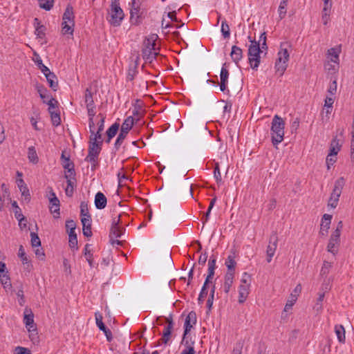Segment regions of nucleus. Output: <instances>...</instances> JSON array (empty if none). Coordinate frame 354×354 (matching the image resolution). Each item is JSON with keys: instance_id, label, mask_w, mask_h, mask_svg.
Returning a JSON list of instances; mask_svg holds the SVG:
<instances>
[{"instance_id": "obj_47", "label": "nucleus", "mask_w": 354, "mask_h": 354, "mask_svg": "<svg viewBox=\"0 0 354 354\" xmlns=\"http://www.w3.org/2000/svg\"><path fill=\"white\" fill-rule=\"evenodd\" d=\"M221 32L225 39L229 38L230 36V29L225 19L221 21Z\"/></svg>"}, {"instance_id": "obj_21", "label": "nucleus", "mask_w": 354, "mask_h": 354, "mask_svg": "<svg viewBox=\"0 0 354 354\" xmlns=\"http://www.w3.org/2000/svg\"><path fill=\"white\" fill-rule=\"evenodd\" d=\"M43 74L45 75L46 80L49 84V86L53 91H57V89L58 88V81H57V77L55 75V73L50 72V71L48 70V72H45V73H43Z\"/></svg>"}, {"instance_id": "obj_50", "label": "nucleus", "mask_w": 354, "mask_h": 354, "mask_svg": "<svg viewBox=\"0 0 354 354\" xmlns=\"http://www.w3.org/2000/svg\"><path fill=\"white\" fill-rule=\"evenodd\" d=\"M332 264L330 263L328 261H324L320 270V275L322 277H327V275L330 272Z\"/></svg>"}, {"instance_id": "obj_11", "label": "nucleus", "mask_w": 354, "mask_h": 354, "mask_svg": "<svg viewBox=\"0 0 354 354\" xmlns=\"http://www.w3.org/2000/svg\"><path fill=\"white\" fill-rule=\"evenodd\" d=\"M95 322L99 329L104 333L106 339L109 342H111L113 339V335L111 331L104 325L102 322L103 317L100 313H95Z\"/></svg>"}, {"instance_id": "obj_64", "label": "nucleus", "mask_w": 354, "mask_h": 354, "mask_svg": "<svg viewBox=\"0 0 354 354\" xmlns=\"http://www.w3.org/2000/svg\"><path fill=\"white\" fill-rule=\"evenodd\" d=\"M243 348V344L241 342H238L236 344L235 347L232 351V354H241Z\"/></svg>"}, {"instance_id": "obj_44", "label": "nucleus", "mask_w": 354, "mask_h": 354, "mask_svg": "<svg viewBox=\"0 0 354 354\" xmlns=\"http://www.w3.org/2000/svg\"><path fill=\"white\" fill-rule=\"evenodd\" d=\"M75 24H71L67 22H62V32L63 35L70 34L73 35L74 31Z\"/></svg>"}, {"instance_id": "obj_33", "label": "nucleus", "mask_w": 354, "mask_h": 354, "mask_svg": "<svg viewBox=\"0 0 354 354\" xmlns=\"http://www.w3.org/2000/svg\"><path fill=\"white\" fill-rule=\"evenodd\" d=\"M135 119L133 116H129L127 117L124 122L122 123L121 126L120 131L126 133L128 134L129 131L131 129L133 124H134Z\"/></svg>"}, {"instance_id": "obj_49", "label": "nucleus", "mask_w": 354, "mask_h": 354, "mask_svg": "<svg viewBox=\"0 0 354 354\" xmlns=\"http://www.w3.org/2000/svg\"><path fill=\"white\" fill-rule=\"evenodd\" d=\"M40 8L46 10H50L53 6L54 0H38Z\"/></svg>"}, {"instance_id": "obj_39", "label": "nucleus", "mask_w": 354, "mask_h": 354, "mask_svg": "<svg viewBox=\"0 0 354 354\" xmlns=\"http://www.w3.org/2000/svg\"><path fill=\"white\" fill-rule=\"evenodd\" d=\"M29 333V338L30 341L34 344H37L39 342V337L38 335V332L37 329V326H34V328H27Z\"/></svg>"}, {"instance_id": "obj_24", "label": "nucleus", "mask_w": 354, "mask_h": 354, "mask_svg": "<svg viewBox=\"0 0 354 354\" xmlns=\"http://www.w3.org/2000/svg\"><path fill=\"white\" fill-rule=\"evenodd\" d=\"M81 222L82 224L83 234L86 237H91L93 234L91 231V218H87L82 217Z\"/></svg>"}, {"instance_id": "obj_12", "label": "nucleus", "mask_w": 354, "mask_h": 354, "mask_svg": "<svg viewBox=\"0 0 354 354\" xmlns=\"http://www.w3.org/2000/svg\"><path fill=\"white\" fill-rule=\"evenodd\" d=\"M196 323V315L194 311H191L187 316L185 321V331L183 334V342L185 339L187 334L191 330L193 325Z\"/></svg>"}, {"instance_id": "obj_2", "label": "nucleus", "mask_w": 354, "mask_h": 354, "mask_svg": "<svg viewBox=\"0 0 354 354\" xmlns=\"http://www.w3.org/2000/svg\"><path fill=\"white\" fill-rule=\"evenodd\" d=\"M291 48L290 44L287 42L281 43L280 50L277 53L278 58L275 62L276 73L279 76H282L288 67V62L289 60L288 49Z\"/></svg>"}, {"instance_id": "obj_36", "label": "nucleus", "mask_w": 354, "mask_h": 354, "mask_svg": "<svg viewBox=\"0 0 354 354\" xmlns=\"http://www.w3.org/2000/svg\"><path fill=\"white\" fill-rule=\"evenodd\" d=\"M33 55H34L33 60H34L35 63L36 64V65L37 66V67L41 70V71L43 73H45V72H48V70H50V69L43 64L39 55L37 52L35 51L33 53Z\"/></svg>"}, {"instance_id": "obj_26", "label": "nucleus", "mask_w": 354, "mask_h": 354, "mask_svg": "<svg viewBox=\"0 0 354 354\" xmlns=\"http://www.w3.org/2000/svg\"><path fill=\"white\" fill-rule=\"evenodd\" d=\"M250 293L249 285H240L239 287V303H244Z\"/></svg>"}, {"instance_id": "obj_5", "label": "nucleus", "mask_w": 354, "mask_h": 354, "mask_svg": "<svg viewBox=\"0 0 354 354\" xmlns=\"http://www.w3.org/2000/svg\"><path fill=\"white\" fill-rule=\"evenodd\" d=\"M156 37L157 35H152L144 41V48L142 50V55L146 62L151 63L158 54V53L156 51Z\"/></svg>"}, {"instance_id": "obj_28", "label": "nucleus", "mask_w": 354, "mask_h": 354, "mask_svg": "<svg viewBox=\"0 0 354 354\" xmlns=\"http://www.w3.org/2000/svg\"><path fill=\"white\" fill-rule=\"evenodd\" d=\"M230 56L232 61L237 64L243 57L242 49L237 46H232Z\"/></svg>"}, {"instance_id": "obj_10", "label": "nucleus", "mask_w": 354, "mask_h": 354, "mask_svg": "<svg viewBox=\"0 0 354 354\" xmlns=\"http://www.w3.org/2000/svg\"><path fill=\"white\" fill-rule=\"evenodd\" d=\"M227 66L228 64L227 63H224L221 70L219 86L222 92H225V91L229 92L227 84L230 73L227 69Z\"/></svg>"}, {"instance_id": "obj_54", "label": "nucleus", "mask_w": 354, "mask_h": 354, "mask_svg": "<svg viewBox=\"0 0 354 354\" xmlns=\"http://www.w3.org/2000/svg\"><path fill=\"white\" fill-rule=\"evenodd\" d=\"M0 277H1V283L3 286L4 288L12 287L10 277L7 274H0Z\"/></svg>"}, {"instance_id": "obj_19", "label": "nucleus", "mask_w": 354, "mask_h": 354, "mask_svg": "<svg viewBox=\"0 0 354 354\" xmlns=\"http://www.w3.org/2000/svg\"><path fill=\"white\" fill-rule=\"evenodd\" d=\"M17 186L21 193L22 196L24 197V201H26L27 203L30 202V194L27 185L23 179L20 178L17 180Z\"/></svg>"}, {"instance_id": "obj_61", "label": "nucleus", "mask_w": 354, "mask_h": 354, "mask_svg": "<svg viewBox=\"0 0 354 354\" xmlns=\"http://www.w3.org/2000/svg\"><path fill=\"white\" fill-rule=\"evenodd\" d=\"M69 247L73 250H77V236L68 238Z\"/></svg>"}, {"instance_id": "obj_17", "label": "nucleus", "mask_w": 354, "mask_h": 354, "mask_svg": "<svg viewBox=\"0 0 354 354\" xmlns=\"http://www.w3.org/2000/svg\"><path fill=\"white\" fill-rule=\"evenodd\" d=\"M331 219L332 215L328 214H324L322 219L321 227L319 231V234L321 236H326L327 235L328 230L330 228Z\"/></svg>"}, {"instance_id": "obj_18", "label": "nucleus", "mask_w": 354, "mask_h": 354, "mask_svg": "<svg viewBox=\"0 0 354 354\" xmlns=\"http://www.w3.org/2000/svg\"><path fill=\"white\" fill-rule=\"evenodd\" d=\"M301 290V286L300 284H298L294 289L293 292L290 294V299L287 301L284 310L288 311L289 309L292 308L294 305L295 302L297 299V296L299 295Z\"/></svg>"}, {"instance_id": "obj_48", "label": "nucleus", "mask_w": 354, "mask_h": 354, "mask_svg": "<svg viewBox=\"0 0 354 354\" xmlns=\"http://www.w3.org/2000/svg\"><path fill=\"white\" fill-rule=\"evenodd\" d=\"M127 136V133H126L122 131H120L119 135H118V136L115 142V145H114L115 149L116 150L119 149V148L123 143L124 139L126 138Z\"/></svg>"}, {"instance_id": "obj_4", "label": "nucleus", "mask_w": 354, "mask_h": 354, "mask_svg": "<svg viewBox=\"0 0 354 354\" xmlns=\"http://www.w3.org/2000/svg\"><path fill=\"white\" fill-rule=\"evenodd\" d=\"M111 1L109 16L107 17V20L112 26H118L120 25L124 15L120 6L119 0Z\"/></svg>"}, {"instance_id": "obj_6", "label": "nucleus", "mask_w": 354, "mask_h": 354, "mask_svg": "<svg viewBox=\"0 0 354 354\" xmlns=\"http://www.w3.org/2000/svg\"><path fill=\"white\" fill-rule=\"evenodd\" d=\"M343 223L342 221H340L338 222L336 229L330 235L329 242L327 245V251L333 254H335L338 251V246L340 243V235Z\"/></svg>"}, {"instance_id": "obj_3", "label": "nucleus", "mask_w": 354, "mask_h": 354, "mask_svg": "<svg viewBox=\"0 0 354 354\" xmlns=\"http://www.w3.org/2000/svg\"><path fill=\"white\" fill-rule=\"evenodd\" d=\"M250 41L251 42L248 48V61L251 68L253 70H257L260 64V53L261 48L259 42H257L255 40H252L250 37H248Z\"/></svg>"}, {"instance_id": "obj_62", "label": "nucleus", "mask_w": 354, "mask_h": 354, "mask_svg": "<svg viewBox=\"0 0 354 354\" xmlns=\"http://www.w3.org/2000/svg\"><path fill=\"white\" fill-rule=\"evenodd\" d=\"M241 285H249L250 286V275L247 272L243 274L241 279Z\"/></svg>"}, {"instance_id": "obj_30", "label": "nucleus", "mask_w": 354, "mask_h": 354, "mask_svg": "<svg viewBox=\"0 0 354 354\" xmlns=\"http://www.w3.org/2000/svg\"><path fill=\"white\" fill-rule=\"evenodd\" d=\"M18 256L21 259L22 263L24 265L26 266V269H27L28 271H30L31 270L32 266L30 263L29 259H28L26 254L25 252V250L22 245H21L19 247Z\"/></svg>"}, {"instance_id": "obj_34", "label": "nucleus", "mask_w": 354, "mask_h": 354, "mask_svg": "<svg viewBox=\"0 0 354 354\" xmlns=\"http://www.w3.org/2000/svg\"><path fill=\"white\" fill-rule=\"evenodd\" d=\"M340 50L335 48H331L328 50L327 55L329 61L334 63H339V54Z\"/></svg>"}, {"instance_id": "obj_45", "label": "nucleus", "mask_w": 354, "mask_h": 354, "mask_svg": "<svg viewBox=\"0 0 354 354\" xmlns=\"http://www.w3.org/2000/svg\"><path fill=\"white\" fill-rule=\"evenodd\" d=\"M80 215L82 217H85L87 218H91V214H89L88 207L87 202L82 201L80 204Z\"/></svg>"}, {"instance_id": "obj_23", "label": "nucleus", "mask_w": 354, "mask_h": 354, "mask_svg": "<svg viewBox=\"0 0 354 354\" xmlns=\"http://www.w3.org/2000/svg\"><path fill=\"white\" fill-rule=\"evenodd\" d=\"M74 12H73V8L71 5L68 4L66 6V8L62 16V22H67L70 23L71 24H75L74 21Z\"/></svg>"}, {"instance_id": "obj_8", "label": "nucleus", "mask_w": 354, "mask_h": 354, "mask_svg": "<svg viewBox=\"0 0 354 354\" xmlns=\"http://www.w3.org/2000/svg\"><path fill=\"white\" fill-rule=\"evenodd\" d=\"M102 141L99 143H90L88 145V153L85 158L86 162L96 163L98 160L99 154L102 150Z\"/></svg>"}, {"instance_id": "obj_16", "label": "nucleus", "mask_w": 354, "mask_h": 354, "mask_svg": "<svg viewBox=\"0 0 354 354\" xmlns=\"http://www.w3.org/2000/svg\"><path fill=\"white\" fill-rule=\"evenodd\" d=\"M62 165L64 169L66 170L65 174H75V171L74 169V163L71 161L69 157H66L64 154V152H62L61 155Z\"/></svg>"}, {"instance_id": "obj_27", "label": "nucleus", "mask_w": 354, "mask_h": 354, "mask_svg": "<svg viewBox=\"0 0 354 354\" xmlns=\"http://www.w3.org/2000/svg\"><path fill=\"white\" fill-rule=\"evenodd\" d=\"M49 209L51 213L57 214L55 217L57 218L59 216V206L60 202L57 197L49 198Z\"/></svg>"}, {"instance_id": "obj_57", "label": "nucleus", "mask_w": 354, "mask_h": 354, "mask_svg": "<svg viewBox=\"0 0 354 354\" xmlns=\"http://www.w3.org/2000/svg\"><path fill=\"white\" fill-rule=\"evenodd\" d=\"M46 27L44 26H37L35 28V35L37 38L43 39L45 37Z\"/></svg>"}, {"instance_id": "obj_43", "label": "nucleus", "mask_w": 354, "mask_h": 354, "mask_svg": "<svg viewBox=\"0 0 354 354\" xmlns=\"http://www.w3.org/2000/svg\"><path fill=\"white\" fill-rule=\"evenodd\" d=\"M288 0H281L279 6V19H283L286 15V7Z\"/></svg>"}, {"instance_id": "obj_31", "label": "nucleus", "mask_w": 354, "mask_h": 354, "mask_svg": "<svg viewBox=\"0 0 354 354\" xmlns=\"http://www.w3.org/2000/svg\"><path fill=\"white\" fill-rule=\"evenodd\" d=\"M119 124L117 122H115L106 131V139L105 142L106 143H109L111 142V140L117 134L118 129H119Z\"/></svg>"}, {"instance_id": "obj_20", "label": "nucleus", "mask_w": 354, "mask_h": 354, "mask_svg": "<svg viewBox=\"0 0 354 354\" xmlns=\"http://www.w3.org/2000/svg\"><path fill=\"white\" fill-rule=\"evenodd\" d=\"M342 147L341 141L337 139V136H335L331 140L330 145V152L328 156H335L340 151Z\"/></svg>"}, {"instance_id": "obj_56", "label": "nucleus", "mask_w": 354, "mask_h": 354, "mask_svg": "<svg viewBox=\"0 0 354 354\" xmlns=\"http://www.w3.org/2000/svg\"><path fill=\"white\" fill-rule=\"evenodd\" d=\"M97 118H100L99 122H97V130L99 131H102L104 127V121L106 118V115L103 113H99L97 115Z\"/></svg>"}, {"instance_id": "obj_55", "label": "nucleus", "mask_w": 354, "mask_h": 354, "mask_svg": "<svg viewBox=\"0 0 354 354\" xmlns=\"http://www.w3.org/2000/svg\"><path fill=\"white\" fill-rule=\"evenodd\" d=\"M214 176L217 183H221L222 182V177H221V174L220 171V167H219L218 163L215 164V167H214Z\"/></svg>"}, {"instance_id": "obj_9", "label": "nucleus", "mask_w": 354, "mask_h": 354, "mask_svg": "<svg viewBox=\"0 0 354 354\" xmlns=\"http://www.w3.org/2000/svg\"><path fill=\"white\" fill-rule=\"evenodd\" d=\"M278 243V236L276 232H272L269 239L268 245L266 250V260L268 263L272 261L273 256L275 254Z\"/></svg>"}, {"instance_id": "obj_14", "label": "nucleus", "mask_w": 354, "mask_h": 354, "mask_svg": "<svg viewBox=\"0 0 354 354\" xmlns=\"http://www.w3.org/2000/svg\"><path fill=\"white\" fill-rule=\"evenodd\" d=\"M24 323L26 327V328H34V326H36V324L34 322V314L32 311V310L26 307L24 309Z\"/></svg>"}, {"instance_id": "obj_25", "label": "nucleus", "mask_w": 354, "mask_h": 354, "mask_svg": "<svg viewBox=\"0 0 354 354\" xmlns=\"http://www.w3.org/2000/svg\"><path fill=\"white\" fill-rule=\"evenodd\" d=\"M12 206L15 208L14 213L15 218L19 221V225L22 227V221L27 222L26 218L23 215L21 208L18 206L17 201H14L12 202Z\"/></svg>"}, {"instance_id": "obj_60", "label": "nucleus", "mask_w": 354, "mask_h": 354, "mask_svg": "<svg viewBox=\"0 0 354 354\" xmlns=\"http://www.w3.org/2000/svg\"><path fill=\"white\" fill-rule=\"evenodd\" d=\"M45 103L48 105L49 113L51 112H54V111H53V109L56 108L57 102L52 97L50 100H48Z\"/></svg>"}, {"instance_id": "obj_63", "label": "nucleus", "mask_w": 354, "mask_h": 354, "mask_svg": "<svg viewBox=\"0 0 354 354\" xmlns=\"http://www.w3.org/2000/svg\"><path fill=\"white\" fill-rule=\"evenodd\" d=\"M15 354H31V352L26 348L17 346L15 349Z\"/></svg>"}, {"instance_id": "obj_53", "label": "nucleus", "mask_w": 354, "mask_h": 354, "mask_svg": "<svg viewBox=\"0 0 354 354\" xmlns=\"http://www.w3.org/2000/svg\"><path fill=\"white\" fill-rule=\"evenodd\" d=\"M51 117L52 124L55 127H57L61 123V118L59 113L57 112H51L50 113Z\"/></svg>"}, {"instance_id": "obj_52", "label": "nucleus", "mask_w": 354, "mask_h": 354, "mask_svg": "<svg viewBox=\"0 0 354 354\" xmlns=\"http://www.w3.org/2000/svg\"><path fill=\"white\" fill-rule=\"evenodd\" d=\"M236 264V263L234 260V257L232 255H229L225 261V265L227 268V270H234Z\"/></svg>"}, {"instance_id": "obj_51", "label": "nucleus", "mask_w": 354, "mask_h": 354, "mask_svg": "<svg viewBox=\"0 0 354 354\" xmlns=\"http://www.w3.org/2000/svg\"><path fill=\"white\" fill-rule=\"evenodd\" d=\"M30 237L32 248H38L41 245V241L37 233L30 232Z\"/></svg>"}, {"instance_id": "obj_37", "label": "nucleus", "mask_w": 354, "mask_h": 354, "mask_svg": "<svg viewBox=\"0 0 354 354\" xmlns=\"http://www.w3.org/2000/svg\"><path fill=\"white\" fill-rule=\"evenodd\" d=\"M335 332L340 343L345 342V329L342 325H336L335 326Z\"/></svg>"}, {"instance_id": "obj_29", "label": "nucleus", "mask_w": 354, "mask_h": 354, "mask_svg": "<svg viewBox=\"0 0 354 354\" xmlns=\"http://www.w3.org/2000/svg\"><path fill=\"white\" fill-rule=\"evenodd\" d=\"M84 103L86 108L95 107V104L93 100V93L90 88H86L84 92Z\"/></svg>"}, {"instance_id": "obj_13", "label": "nucleus", "mask_w": 354, "mask_h": 354, "mask_svg": "<svg viewBox=\"0 0 354 354\" xmlns=\"http://www.w3.org/2000/svg\"><path fill=\"white\" fill-rule=\"evenodd\" d=\"M124 229L120 227H111L109 232L110 241L112 245H122V242L119 240H113V238H120L121 237L123 231Z\"/></svg>"}, {"instance_id": "obj_15", "label": "nucleus", "mask_w": 354, "mask_h": 354, "mask_svg": "<svg viewBox=\"0 0 354 354\" xmlns=\"http://www.w3.org/2000/svg\"><path fill=\"white\" fill-rule=\"evenodd\" d=\"M75 175L76 174L72 175V174H65L64 177L66 179V182H67V187L65 189V192H66V194L68 196H72L73 194L74 187L75 186V183H76Z\"/></svg>"}, {"instance_id": "obj_22", "label": "nucleus", "mask_w": 354, "mask_h": 354, "mask_svg": "<svg viewBox=\"0 0 354 354\" xmlns=\"http://www.w3.org/2000/svg\"><path fill=\"white\" fill-rule=\"evenodd\" d=\"M107 203V199L105 195L98 192L95 196V205L97 209H102L105 208Z\"/></svg>"}, {"instance_id": "obj_1", "label": "nucleus", "mask_w": 354, "mask_h": 354, "mask_svg": "<svg viewBox=\"0 0 354 354\" xmlns=\"http://www.w3.org/2000/svg\"><path fill=\"white\" fill-rule=\"evenodd\" d=\"M285 122L278 115H275L272 120L270 134L271 140L274 146L281 143L284 138Z\"/></svg>"}, {"instance_id": "obj_7", "label": "nucleus", "mask_w": 354, "mask_h": 354, "mask_svg": "<svg viewBox=\"0 0 354 354\" xmlns=\"http://www.w3.org/2000/svg\"><path fill=\"white\" fill-rule=\"evenodd\" d=\"M344 186V179L343 177L338 178L334 185V188L330 194L328 200V205L332 208H335L337 206L339 196L341 195L342 189Z\"/></svg>"}, {"instance_id": "obj_42", "label": "nucleus", "mask_w": 354, "mask_h": 354, "mask_svg": "<svg viewBox=\"0 0 354 354\" xmlns=\"http://www.w3.org/2000/svg\"><path fill=\"white\" fill-rule=\"evenodd\" d=\"M95 109H96V106L86 108L87 114L88 116V127L89 128L95 127L94 116L96 114Z\"/></svg>"}, {"instance_id": "obj_46", "label": "nucleus", "mask_w": 354, "mask_h": 354, "mask_svg": "<svg viewBox=\"0 0 354 354\" xmlns=\"http://www.w3.org/2000/svg\"><path fill=\"white\" fill-rule=\"evenodd\" d=\"M339 63H334L331 62L330 61H328L324 64V68L326 71H328L329 73H335L339 69Z\"/></svg>"}, {"instance_id": "obj_41", "label": "nucleus", "mask_w": 354, "mask_h": 354, "mask_svg": "<svg viewBox=\"0 0 354 354\" xmlns=\"http://www.w3.org/2000/svg\"><path fill=\"white\" fill-rule=\"evenodd\" d=\"M173 328L174 326H171V323L165 328L161 339L164 344H167L169 341Z\"/></svg>"}, {"instance_id": "obj_35", "label": "nucleus", "mask_w": 354, "mask_h": 354, "mask_svg": "<svg viewBox=\"0 0 354 354\" xmlns=\"http://www.w3.org/2000/svg\"><path fill=\"white\" fill-rule=\"evenodd\" d=\"M91 136L89 138V142L90 143H99L100 141H102V131H99L98 130L97 132H95L94 128H89Z\"/></svg>"}, {"instance_id": "obj_38", "label": "nucleus", "mask_w": 354, "mask_h": 354, "mask_svg": "<svg viewBox=\"0 0 354 354\" xmlns=\"http://www.w3.org/2000/svg\"><path fill=\"white\" fill-rule=\"evenodd\" d=\"M216 257L214 255H212L208 261V274L209 277H213L214 275V270L216 266Z\"/></svg>"}, {"instance_id": "obj_59", "label": "nucleus", "mask_w": 354, "mask_h": 354, "mask_svg": "<svg viewBox=\"0 0 354 354\" xmlns=\"http://www.w3.org/2000/svg\"><path fill=\"white\" fill-rule=\"evenodd\" d=\"M337 80H334L329 85V87L328 88V93L330 95H335L337 92Z\"/></svg>"}, {"instance_id": "obj_32", "label": "nucleus", "mask_w": 354, "mask_h": 354, "mask_svg": "<svg viewBox=\"0 0 354 354\" xmlns=\"http://www.w3.org/2000/svg\"><path fill=\"white\" fill-rule=\"evenodd\" d=\"M36 89L44 103L46 102L52 97V96L48 93L47 89L44 86L37 84L36 86Z\"/></svg>"}, {"instance_id": "obj_58", "label": "nucleus", "mask_w": 354, "mask_h": 354, "mask_svg": "<svg viewBox=\"0 0 354 354\" xmlns=\"http://www.w3.org/2000/svg\"><path fill=\"white\" fill-rule=\"evenodd\" d=\"M133 115L136 117V120L138 121L144 116V111L141 107H135L133 111Z\"/></svg>"}, {"instance_id": "obj_40", "label": "nucleus", "mask_w": 354, "mask_h": 354, "mask_svg": "<svg viewBox=\"0 0 354 354\" xmlns=\"http://www.w3.org/2000/svg\"><path fill=\"white\" fill-rule=\"evenodd\" d=\"M28 158L30 162L36 164L39 161V158L35 147H30L28 149Z\"/></svg>"}]
</instances>
